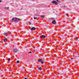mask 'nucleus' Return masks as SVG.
Instances as JSON below:
<instances>
[{"label": "nucleus", "instance_id": "nucleus-1", "mask_svg": "<svg viewBox=\"0 0 79 79\" xmlns=\"http://www.w3.org/2000/svg\"><path fill=\"white\" fill-rule=\"evenodd\" d=\"M12 21L14 22H17V21H19L20 19H18L16 18H14L12 19Z\"/></svg>", "mask_w": 79, "mask_h": 79}, {"label": "nucleus", "instance_id": "nucleus-2", "mask_svg": "<svg viewBox=\"0 0 79 79\" xmlns=\"http://www.w3.org/2000/svg\"><path fill=\"white\" fill-rule=\"evenodd\" d=\"M52 2V3H54V4H55L56 5H57V4L58 3H57V2H56L55 1H53Z\"/></svg>", "mask_w": 79, "mask_h": 79}, {"label": "nucleus", "instance_id": "nucleus-3", "mask_svg": "<svg viewBox=\"0 0 79 79\" xmlns=\"http://www.w3.org/2000/svg\"><path fill=\"white\" fill-rule=\"evenodd\" d=\"M40 37L41 39H44L45 37V36L44 35H41L40 36Z\"/></svg>", "mask_w": 79, "mask_h": 79}, {"label": "nucleus", "instance_id": "nucleus-4", "mask_svg": "<svg viewBox=\"0 0 79 79\" xmlns=\"http://www.w3.org/2000/svg\"><path fill=\"white\" fill-rule=\"evenodd\" d=\"M51 23H52V24H56V21L55 20H54L52 21Z\"/></svg>", "mask_w": 79, "mask_h": 79}, {"label": "nucleus", "instance_id": "nucleus-5", "mask_svg": "<svg viewBox=\"0 0 79 79\" xmlns=\"http://www.w3.org/2000/svg\"><path fill=\"white\" fill-rule=\"evenodd\" d=\"M31 31H35V28L34 27H32L31 28Z\"/></svg>", "mask_w": 79, "mask_h": 79}, {"label": "nucleus", "instance_id": "nucleus-6", "mask_svg": "<svg viewBox=\"0 0 79 79\" xmlns=\"http://www.w3.org/2000/svg\"><path fill=\"white\" fill-rule=\"evenodd\" d=\"M17 51H18V49H14V52H17Z\"/></svg>", "mask_w": 79, "mask_h": 79}, {"label": "nucleus", "instance_id": "nucleus-7", "mask_svg": "<svg viewBox=\"0 0 79 79\" xmlns=\"http://www.w3.org/2000/svg\"><path fill=\"white\" fill-rule=\"evenodd\" d=\"M8 40V39H4V41L5 42H6L7 41V40Z\"/></svg>", "mask_w": 79, "mask_h": 79}, {"label": "nucleus", "instance_id": "nucleus-8", "mask_svg": "<svg viewBox=\"0 0 79 79\" xmlns=\"http://www.w3.org/2000/svg\"><path fill=\"white\" fill-rule=\"evenodd\" d=\"M5 9L6 10H8V9H9V7H6V6L5 7Z\"/></svg>", "mask_w": 79, "mask_h": 79}, {"label": "nucleus", "instance_id": "nucleus-9", "mask_svg": "<svg viewBox=\"0 0 79 79\" xmlns=\"http://www.w3.org/2000/svg\"><path fill=\"white\" fill-rule=\"evenodd\" d=\"M38 60L39 62H41V61H42V59H38Z\"/></svg>", "mask_w": 79, "mask_h": 79}, {"label": "nucleus", "instance_id": "nucleus-10", "mask_svg": "<svg viewBox=\"0 0 79 79\" xmlns=\"http://www.w3.org/2000/svg\"><path fill=\"white\" fill-rule=\"evenodd\" d=\"M8 34V33H6L4 34V35H7Z\"/></svg>", "mask_w": 79, "mask_h": 79}, {"label": "nucleus", "instance_id": "nucleus-11", "mask_svg": "<svg viewBox=\"0 0 79 79\" xmlns=\"http://www.w3.org/2000/svg\"><path fill=\"white\" fill-rule=\"evenodd\" d=\"M38 69L40 70V71H41V70H42V68H41V67H39Z\"/></svg>", "mask_w": 79, "mask_h": 79}, {"label": "nucleus", "instance_id": "nucleus-12", "mask_svg": "<svg viewBox=\"0 0 79 79\" xmlns=\"http://www.w3.org/2000/svg\"><path fill=\"white\" fill-rule=\"evenodd\" d=\"M41 17H42V18H44V16L41 15L40 16Z\"/></svg>", "mask_w": 79, "mask_h": 79}, {"label": "nucleus", "instance_id": "nucleus-13", "mask_svg": "<svg viewBox=\"0 0 79 79\" xmlns=\"http://www.w3.org/2000/svg\"><path fill=\"white\" fill-rule=\"evenodd\" d=\"M34 19H36L37 20V18L36 17H34Z\"/></svg>", "mask_w": 79, "mask_h": 79}, {"label": "nucleus", "instance_id": "nucleus-14", "mask_svg": "<svg viewBox=\"0 0 79 79\" xmlns=\"http://www.w3.org/2000/svg\"><path fill=\"white\" fill-rule=\"evenodd\" d=\"M16 63H19V61H16Z\"/></svg>", "mask_w": 79, "mask_h": 79}, {"label": "nucleus", "instance_id": "nucleus-15", "mask_svg": "<svg viewBox=\"0 0 79 79\" xmlns=\"http://www.w3.org/2000/svg\"><path fill=\"white\" fill-rule=\"evenodd\" d=\"M7 60L9 61H10V58H8Z\"/></svg>", "mask_w": 79, "mask_h": 79}, {"label": "nucleus", "instance_id": "nucleus-16", "mask_svg": "<svg viewBox=\"0 0 79 79\" xmlns=\"http://www.w3.org/2000/svg\"><path fill=\"white\" fill-rule=\"evenodd\" d=\"M66 15L67 16H68V13L66 14Z\"/></svg>", "mask_w": 79, "mask_h": 79}, {"label": "nucleus", "instance_id": "nucleus-17", "mask_svg": "<svg viewBox=\"0 0 79 79\" xmlns=\"http://www.w3.org/2000/svg\"><path fill=\"white\" fill-rule=\"evenodd\" d=\"M28 23H29V24H31V22H28Z\"/></svg>", "mask_w": 79, "mask_h": 79}, {"label": "nucleus", "instance_id": "nucleus-18", "mask_svg": "<svg viewBox=\"0 0 79 79\" xmlns=\"http://www.w3.org/2000/svg\"><path fill=\"white\" fill-rule=\"evenodd\" d=\"M31 53V52H28V53H29V54H30V53Z\"/></svg>", "mask_w": 79, "mask_h": 79}, {"label": "nucleus", "instance_id": "nucleus-19", "mask_svg": "<svg viewBox=\"0 0 79 79\" xmlns=\"http://www.w3.org/2000/svg\"><path fill=\"white\" fill-rule=\"evenodd\" d=\"M75 38L77 39H78V37H75Z\"/></svg>", "mask_w": 79, "mask_h": 79}, {"label": "nucleus", "instance_id": "nucleus-20", "mask_svg": "<svg viewBox=\"0 0 79 79\" xmlns=\"http://www.w3.org/2000/svg\"><path fill=\"white\" fill-rule=\"evenodd\" d=\"M71 60H74V58H71Z\"/></svg>", "mask_w": 79, "mask_h": 79}, {"label": "nucleus", "instance_id": "nucleus-21", "mask_svg": "<svg viewBox=\"0 0 79 79\" xmlns=\"http://www.w3.org/2000/svg\"><path fill=\"white\" fill-rule=\"evenodd\" d=\"M20 10H23V8H21L20 9Z\"/></svg>", "mask_w": 79, "mask_h": 79}, {"label": "nucleus", "instance_id": "nucleus-22", "mask_svg": "<svg viewBox=\"0 0 79 79\" xmlns=\"http://www.w3.org/2000/svg\"><path fill=\"white\" fill-rule=\"evenodd\" d=\"M42 64H44V62H41Z\"/></svg>", "mask_w": 79, "mask_h": 79}, {"label": "nucleus", "instance_id": "nucleus-23", "mask_svg": "<svg viewBox=\"0 0 79 79\" xmlns=\"http://www.w3.org/2000/svg\"><path fill=\"white\" fill-rule=\"evenodd\" d=\"M21 69H23V67H21Z\"/></svg>", "mask_w": 79, "mask_h": 79}, {"label": "nucleus", "instance_id": "nucleus-24", "mask_svg": "<svg viewBox=\"0 0 79 79\" xmlns=\"http://www.w3.org/2000/svg\"><path fill=\"white\" fill-rule=\"evenodd\" d=\"M24 79H29V78H24Z\"/></svg>", "mask_w": 79, "mask_h": 79}, {"label": "nucleus", "instance_id": "nucleus-25", "mask_svg": "<svg viewBox=\"0 0 79 79\" xmlns=\"http://www.w3.org/2000/svg\"><path fill=\"white\" fill-rule=\"evenodd\" d=\"M2 1L1 0H0V3H1V2H2Z\"/></svg>", "mask_w": 79, "mask_h": 79}, {"label": "nucleus", "instance_id": "nucleus-26", "mask_svg": "<svg viewBox=\"0 0 79 79\" xmlns=\"http://www.w3.org/2000/svg\"><path fill=\"white\" fill-rule=\"evenodd\" d=\"M56 2H58V0H56Z\"/></svg>", "mask_w": 79, "mask_h": 79}, {"label": "nucleus", "instance_id": "nucleus-27", "mask_svg": "<svg viewBox=\"0 0 79 79\" xmlns=\"http://www.w3.org/2000/svg\"><path fill=\"white\" fill-rule=\"evenodd\" d=\"M40 76H42V74H40Z\"/></svg>", "mask_w": 79, "mask_h": 79}]
</instances>
